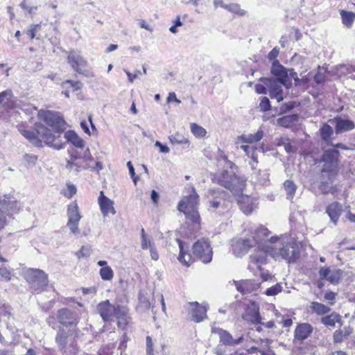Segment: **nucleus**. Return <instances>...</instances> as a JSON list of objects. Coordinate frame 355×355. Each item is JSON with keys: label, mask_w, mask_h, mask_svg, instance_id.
Segmentation results:
<instances>
[{"label": "nucleus", "mask_w": 355, "mask_h": 355, "mask_svg": "<svg viewBox=\"0 0 355 355\" xmlns=\"http://www.w3.org/2000/svg\"><path fill=\"white\" fill-rule=\"evenodd\" d=\"M177 243H178L179 248H180V254L178 257V260L184 263L187 266H189V263L191 260V257L190 254H187L185 251V245L184 243L180 239H176Z\"/></svg>", "instance_id": "nucleus-33"}, {"label": "nucleus", "mask_w": 355, "mask_h": 355, "mask_svg": "<svg viewBox=\"0 0 355 355\" xmlns=\"http://www.w3.org/2000/svg\"><path fill=\"white\" fill-rule=\"evenodd\" d=\"M270 73L277 78V81H279L286 88H289L291 83L288 79V70L284 67L279 60H274L272 62Z\"/></svg>", "instance_id": "nucleus-11"}, {"label": "nucleus", "mask_w": 355, "mask_h": 355, "mask_svg": "<svg viewBox=\"0 0 355 355\" xmlns=\"http://www.w3.org/2000/svg\"><path fill=\"white\" fill-rule=\"evenodd\" d=\"M40 29V24H32L30 29L28 31L27 34L31 40L35 37V33Z\"/></svg>", "instance_id": "nucleus-57"}, {"label": "nucleus", "mask_w": 355, "mask_h": 355, "mask_svg": "<svg viewBox=\"0 0 355 355\" xmlns=\"http://www.w3.org/2000/svg\"><path fill=\"white\" fill-rule=\"evenodd\" d=\"M57 318L58 322L65 326H76L79 322L77 313L67 308L58 310Z\"/></svg>", "instance_id": "nucleus-12"}, {"label": "nucleus", "mask_w": 355, "mask_h": 355, "mask_svg": "<svg viewBox=\"0 0 355 355\" xmlns=\"http://www.w3.org/2000/svg\"><path fill=\"white\" fill-rule=\"evenodd\" d=\"M149 250L150 252V257L152 259L157 261L159 259V254L157 251V249L155 246L154 243L149 242Z\"/></svg>", "instance_id": "nucleus-56"}, {"label": "nucleus", "mask_w": 355, "mask_h": 355, "mask_svg": "<svg viewBox=\"0 0 355 355\" xmlns=\"http://www.w3.org/2000/svg\"><path fill=\"white\" fill-rule=\"evenodd\" d=\"M16 205V201L12 199L10 196H4L0 198V209L3 211V213L8 214L11 210Z\"/></svg>", "instance_id": "nucleus-31"}, {"label": "nucleus", "mask_w": 355, "mask_h": 355, "mask_svg": "<svg viewBox=\"0 0 355 355\" xmlns=\"http://www.w3.org/2000/svg\"><path fill=\"white\" fill-rule=\"evenodd\" d=\"M69 336V331H67L63 328L58 329L55 336V342L61 349H64L66 348Z\"/></svg>", "instance_id": "nucleus-30"}, {"label": "nucleus", "mask_w": 355, "mask_h": 355, "mask_svg": "<svg viewBox=\"0 0 355 355\" xmlns=\"http://www.w3.org/2000/svg\"><path fill=\"white\" fill-rule=\"evenodd\" d=\"M67 216L68 221H80L82 218L76 203H71L68 205Z\"/></svg>", "instance_id": "nucleus-36"}, {"label": "nucleus", "mask_w": 355, "mask_h": 355, "mask_svg": "<svg viewBox=\"0 0 355 355\" xmlns=\"http://www.w3.org/2000/svg\"><path fill=\"white\" fill-rule=\"evenodd\" d=\"M91 254V248L89 246H83L76 254L78 259L82 257H88Z\"/></svg>", "instance_id": "nucleus-52"}, {"label": "nucleus", "mask_w": 355, "mask_h": 355, "mask_svg": "<svg viewBox=\"0 0 355 355\" xmlns=\"http://www.w3.org/2000/svg\"><path fill=\"white\" fill-rule=\"evenodd\" d=\"M24 277L31 288L37 293L44 291L48 284L47 275L40 269L30 268L27 270Z\"/></svg>", "instance_id": "nucleus-6"}, {"label": "nucleus", "mask_w": 355, "mask_h": 355, "mask_svg": "<svg viewBox=\"0 0 355 355\" xmlns=\"http://www.w3.org/2000/svg\"><path fill=\"white\" fill-rule=\"evenodd\" d=\"M189 305L191 309V320L196 322H202L207 318V308L205 306L200 305L197 302H189Z\"/></svg>", "instance_id": "nucleus-21"}, {"label": "nucleus", "mask_w": 355, "mask_h": 355, "mask_svg": "<svg viewBox=\"0 0 355 355\" xmlns=\"http://www.w3.org/2000/svg\"><path fill=\"white\" fill-rule=\"evenodd\" d=\"M320 131L322 139L324 141L327 145H333V143L331 141V137L334 132L332 127L327 123H324L320 128Z\"/></svg>", "instance_id": "nucleus-35"}, {"label": "nucleus", "mask_w": 355, "mask_h": 355, "mask_svg": "<svg viewBox=\"0 0 355 355\" xmlns=\"http://www.w3.org/2000/svg\"><path fill=\"white\" fill-rule=\"evenodd\" d=\"M38 117L47 125L51 127L56 133V135H53L55 137H59V139L62 141L60 139V133L65 129V123L60 113L50 110H41L38 112Z\"/></svg>", "instance_id": "nucleus-5"}, {"label": "nucleus", "mask_w": 355, "mask_h": 355, "mask_svg": "<svg viewBox=\"0 0 355 355\" xmlns=\"http://www.w3.org/2000/svg\"><path fill=\"white\" fill-rule=\"evenodd\" d=\"M318 273L320 279H327L331 284H337L342 277L343 272L340 269L330 270L328 267H322Z\"/></svg>", "instance_id": "nucleus-16"}, {"label": "nucleus", "mask_w": 355, "mask_h": 355, "mask_svg": "<svg viewBox=\"0 0 355 355\" xmlns=\"http://www.w3.org/2000/svg\"><path fill=\"white\" fill-rule=\"evenodd\" d=\"M35 131L37 135L34 132L28 130H21V135L27 139L31 143L37 147L42 146V141L46 145L57 150H60L64 148V144L59 139V137H55L51 131L42 124H35Z\"/></svg>", "instance_id": "nucleus-1"}, {"label": "nucleus", "mask_w": 355, "mask_h": 355, "mask_svg": "<svg viewBox=\"0 0 355 355\" xmlns=\"http://www.w3.org/2000/svg\"><path fill=\"white\" fill-rule=\"evenodd\" d=\"M259 108L263 112L268 111L270 109V101L267 97L262 98L259 104Z\"/></svg>", "instance_id": "nucleus-54"}, {"label": "nucleus", "mask_w": 355, "mask_h": 355, "mask_svg": "<svg viewBox=\"0 0 355 355\" xmlns=\"http://www.w3.org/2000/svg\"><path fill=\"white\" fill-rule=\"evenodd\" d=\"M255 245L250 239H239L232 241L233 254L236 257H241L246 254L248 250Z\"/></svg>", "instance_id": "nucleus-15"}, {"label": "nucleus", "mask_w": 355, "mask_h": 355, "mask_svg": "<svg viewBox=\"0 0 355 355\" xmlns=\"http://www.w3.org/2000/svg\"><path fill=\"white\" fill-rule=\"evenodd\" d=\"M240 209L245 214H251L256 208V203L249 196L241 197L238 200Z\"/></svg>", "instance_id": "nucleus-27"}, {"label": "nucleus", "mask_w": 355, "mask_h": 355, "mask_svg": "<svg viewBox=\"0 0 355 355\" xmlns=\"http://www.w3.org/2000/svg\"><path fill=\"white\" fill-rule=\"evenodd\" d=\"M11 279V272L6 268L0 267V280L6 282L10 281Z\"/></svg>", "instance_id": "nucleus-53"}, {"label": "nucleus", "mask_w": 355, "mask_h": 355, "mask_svg": "<svg viewBox=\"0 0 355 355\" xmlns=\"http://www.w3.org/2000/svg\"><path fill=\"white\" fill-rule=\"evenodd\" d=\"M153 340L150 336L146 337V354L147 355H154L153 348Z\"/></svg>", "instance_id": "nucleus-58"}, {"label": "nucleus", "mask_w": 355, "mask_h": 355, "mask_svg": "<svg viewBox=\"0 0 355 355\" xmlns=\"http://www.w3.org/2000/svg\"><path fill=\"white\" fill-rule=\"evenodd\" d=\"M282 290V286L279 284H276L275 285L267 288L265 291V294L268 296H274L280 293Z\"/></svg>", "instance_id": "nucleus-49"}, {"label": "nucleus", "mask_w": 355, "mask_h": 355, "mask_svg": "<svg viewBox=\"0 0 355 355\" xmlns=\"http://www.w3.org/2000/svg\"><path fill=\"white\" fill-rule=\"evenodd\" d=\"M198 204V195L196 190L192 188L191 193L185 196L179 203L178 209L179 211H185L191 208H196Z\"/></svg>", "instance_id": "nucleus-19"}, {"label": "nucleus", "mask_w": 355, "mask_h": 355, "mask_svg": "<svg viewBox=\"0 0 355 355\" xmlns=\"http://www.w3.org/2000/svg\"><path fill=\"white\" fill-rule=\"evenodd\" d=\"M98 204L103 216H107L109 213L115 214L116 211L113 207V201L104 196L103 191H101L100 193V196L98 197Z\"/></svg>", "instance_id": "nucleus-23"}, {"label": "nucleus", "mask_w": 355, "mask_h": 355, "mask_svg": "<svg viewBox=\"0 0 355 355\" xmlns=\"http://www.w3.org/2000/svg\"><path fill=\"white\" fill-rule=\"evenodd\" d=\"M299 116L296 114L284 116L277 119V123L283 127H290L298 121Z\"/></svg>", "instance_id": "nucleus-37"}, {"label": "nucleus", "mask_w": 355, "mask_h": 355, "mask_svg": "<svg viewBox=\"0 0 355 355\" xmlns=\"http://www.w3.org/2000/svg\"><path fill=\"white\" fill-rule=\"evenodd\" d=\"M12 92L11 90H6L0 93V110H8L14 107L12 100Z\"/></svg>", "instance_id": "nucleus-25"}, {"label": "nucleus", "mask_w": 355, "mask_h": 355, "mask_svg": "<svg viewBox=\"0 0 355 355\" xmlns=\"http://www.w3.org/2000/svg\"><path fill=\"white\" fill-rule=\"evenodd\" d=\"M64 137L67 141L71 142L77 148H83L84 142L83 139L73 130H68L64 133Z\"/></svg>", "instance_id": "nucleus-32"}, {"label": "nucleus", "mask_w": 355, "mask_h": 355, "mask_svg": "<svg viewBox=\"0 0 355 355\" xmlns=\"http://www.w3.org/2000/svg\"><path fill=\"white\" fill-rule=\"evenodd\" d=\"M67 61L71 68L77 73L86 76H89V71L85 69L87 67V61L81 56L80 53L75 51H69L67 57Z\"/></svg>", "instance_id": "nucleus-8"}, {"label": "nucleus", "mask_w": 355, "mask_h": 355, "mask_svg": "<svg viewBox=\"0 0 355 355\" xmlns=\"http://www.w3.org/2000/svg\"><path fill=\"white\" fill-rule=\"evenodd\" d=\"M284 187L286 191L287 198L292 200L295 193L297 186L292 180H287L284 182Z\"/></svg>", "instance_id": "nucleus-42"}, {"label": "nucleus", "mask_w": 355, "mask_h": 355, "mask_svg": "<svg viewBox=\"0 0 355 355\" xmlns=\"http://www.w3.org/2000/svg\"><path fill=\"white\" fill-rule=\"evenodd\" d=\"M296 105V103L294 101H289L288 103H283L280 107V113L284 114L287 112L293 110Z\"/></svg>", "instance_id": "nucleus-51"}, {"label": "nucleus", "mask_w": 355, "mask_h": 355, "mask_svg": "<svg viewBox=\"0 0 355 355\" xmlns=\"http://www.w3.org/2000/svg\"><path fill=\"white\" fill-rule=\"evenodd\" d=\"M249 157H251L252 163H250L252 168H255L254 164H257V155L256 154L257 148L248 145H241L240 147Z\"/></svg>", "instance_id": "nucleus-39"}, {"label": "nucleus", "mask_w": 355, "mask_h": 355, "mask_svg": "<svg viewBox=\"0 0 355 355\" xmlns=\"http://www.w3.org/2000/svg\"><path fill=\"white\" fill-rule=\"evenodd\" d=\"M169 140L172 144H187L189 141L182 135L175 133L169 137Z\"/></svg>", "instance_id": "nucleus-48"}, {"label": "nucleus", "mask_w": 355, "mask_h": 355, "mask_svg": "<svg viewBox=\"0 0 355 355\" xmlns=\"http://www.w3.org/2000/svg\"><path fill=\"white\" fill-rule=\"evenodd\" d=\"M125 72L128 78V80L131 83H132L134 80L137 78L139 74H141V71L139 70L136 71L134 74H132L130 71L127 70H125Z\"/></svg>", "instance_id": "nucleus-61"}, {"label": "nucleus", "mask_w": 355, "mask_h": 355, "mask_svg": "<svg viewBox=\"0 0 355 355\" xmlns=\"http://www.w3.org/2000/svg\"><path fill=\"white\" fill-rule=\"evenodd\" d=\"M313 327L309 323L298 324L294 331V340L302 343L313 332Z\"/></svg>", "instance_id": "nucleus-20"}, {"label": "nucleus", "mask_w": 355, "mask_h": 355, "mask_svg": "<svg viewBox=\"0 0 355 355\" xmlns=\"http://www.w3.org/2000/svg\"><path fill=\"white\" fill-rule=\"evenodd\" d=\"M236 290L242 294H247L258 291L260 284L252 279L234 281Z\"/></svg>", "instance_id": "nucleus-18"}, {"label": "nucleus", "mask_w": 355, "mask_h": 355, "mask_svg": "<svg viewBox=\"0 0 355 355\" xmlns=\"http://www.w3.org/2000/svg\"><path fill=\"white\" fill-rule=\"evenodd\" d=\"M334 121L336 123L335 132L336 134L350 131L355 128V123L349 119H345L341 116H336L334 119Z\"/></svg>", "instance_id": "nucleus-22"}, {"label": "nucleus", "mask_w": 355, "mask_h": 355, "mask_svg": "<svg viewBox=\"0 0 355 355\" xmlns=\"http://www.w3.org/2000/svg\"><path fill=\"white\" fill-rule=\"evenodd\" d=\"M340 15L342 17L343 23L347 27H349L355 19V13L352 12L342 10Z\"/></svg>", "instance_id": "nucleus-44"}, {"label": "nucleus", "mask_w": 355, "mask_h": 355, "mask_svg": "<svg viewBox=\"0 0 355 355\" xmlns=\"http://www.w3.org/2000/svg\"><path fill=\"white\" fill-rule=\"evenodd\" d=\"M225 9L232 13L237 14L240 16H243L246 13V12L244 10H242L241 8L240 5L238 3L227 4L225 6Z\"/></svg>", "instance_id": "nucleus-47"}, {"label": "nucleus", "mask_w": 355, "mask_h": 355, "mask_svg": "<svg viewBox=\"0 0 355 355\" xmlns=\"http://www.w3.org/2000/svg\"><path fill=\"white\" fill-rule=\"evenodd\" d=\"M270 232L267 228L261 226L255 230L254 235L253 236V239H252V241H253L254 243L256 244L267 238Z\"/></svg>", "instance_id": "nucleus-40"}, {"label": "nucleus", "mask_w": 355, "mask_h": 355, "mask_svg": "<svg viewBox=\"0 0 355 355\" xmlns=\"http://www.w3.org/2000/svg\"><path fill=\"white\" fill-rule=\"evenodd\" d=\"M6 224V214L0 209V230L3 228Z\"/></svg>", "instance_id": "nucleus-63"}, {"label": "nucleus", "mask_w": 355, "mask_h": 355, "mask_svg": "<svg viewBox=\"0 0 355 355\" xmlns=\"http://www.w3.org/2000/svg\"><path fill=\"white\" fill-rule=\"evenodd\" d=\"M300 255V243L293 237L282 239L279 246L272 250V256L275 259L282 258L288 263H294Z\"/></svg>", "instance_id": "nucleus-2"}, {"label": "nucleus", "mask_w": 355, "mask_h": 355, "mask_svg": "<svg viewBox=\"0 0 355 355\" xmlns=\"http://www.w3.org/2000/svg\"><path fill=\"white\" fill-rule=\"evenodd\" d=\"M120 306H114L109 300L99 303L97 306V311L105 322L112 321L114 318L118 309Z\"/></svg>", "instance_id": "nucleus-13"}, {"label": "nucleus", "mask_w": 355, "mask_h": 355, "mask_svg": "<svg viewBox=\"0 0 355 355\" xmlns=\"http://www.w3.org/2000/svg\"><path fill=\"white\" fill-rule=\"evenodd\" d=\"M351 334L350 330L344 327L343 329H338L334 331L333 338L336 343H341L344 338H347Z\"/></svg>", "instance_id": "nucleus-41"}, {"label": "nucleus", "mask_w": 355, "mask_h": 355, "mask_svg": "<svg viewBox=\"0 0 355 355\" xmlns=\"http://www.w3.org/2000/svg\"><path fill=\"white\" fill-rule=\"evenodd\" d=\"M343 206L338 202H334L331 203L326 209V212L330 218L331 221L334 224L337 225V222L342 214Z\"/></svg>", "instance_id": "nucleus-24"}, {"label": "nucleus", "mask_w": 355, "mask_h": 355, "mask_svg": "<svg viewBox=\"0 0 355 355\" xmlns=\"http://www.w3.org/2000/svg\"><path fill=\"white\" fill-rule=\"evenodd\" d=\"M90 167L89 164L84 157L79 156L76 153H71L70 157L67 161L65 168L69 171H73L76 173L82 170L89 168Z\"/></svg>", "instance_id": "nucleus-10"}, {"label": "nucleus", "mask_w": 355, "mask_h": 355, "mask_svg": "<svg viewBox=\"0 0 355 355\" xmlns=\"http://www.w3.org/2000/svg\"><path fill=\"white\" fill-rule=\"evenodd\" d=\"M242 317L245 320L252 324H257L261 323V318L259 314V305L254 302H251L246 307Z\"/></svg>", "instance_id": "nucleus-14"}, {"label": "nucleus", "mask_w": 355, "mask_h": 355, "mask_svg": "<svg viewBox=\"0 0 355 355\" xmlns=\"http://www.w3.org/2000/svg\"><path fill=\"white\" fill-rule=\"evenodd\" d=\"M114 318L117 320L118 327L122 329H124L129 322V317L124 308L119 307Z\"/></svg>", "instance_id": "nucleus-28"}, {"label": "nucleus", "mask_w": 355, "mask_h": 355, "mask_svg": "<svg viewBox=\"0 0 355 355\" xmlns=\"http://www.w3.org/2000/svg\"><path fill=\"white\" fill-rule=\"evenodd\" d=\"M99 274L102 279L105 281H110L114 277V272L111 267L105 266L100 269Z\"/></svg>", "instance_id": "nucleus-46"}, {"label": "nucleus", "mask_w": 355, "mask_h": 355, "mask_svg": "<svg viewBox=\"0 0 355 355\" xmlns=\"http://www.w3.org/2000/svg\"><path fill=\"white\" fill-rule=\"evenodd\" d=\"M310 309L319 315H324L331 311L330 307L318 302H312L310 305Z\"/></svg>", "instance_id": "nucleus-38"}, {"label": "nucleus", "mask_w": 355, "mask_h": 355, "mask_svg": "<svg viewBox=\"0 0 355 355\" xmlns=\"http://www.w3.org/2000/svg\"><path fill=\"white\" fill-rule=\"evenodd\" d=\"M265 84L268 87L269 96L271 98H275L277 102L283 100L282 83L270 78H265Z\"/></svg>", "instance_id": "nucleus-17"}, {"label": "nucleus", "mask_w": 355, "mask_h": 355, "mask_svg": "<svg viewBox=\"0 0 355 355\" xmlns=\"http://www.w3.org/2000/svg\"><path fill=\"white\" fill-rule=\"evenodd\" d=\"M266 261V255L263 252H257L250 255L249 268L254 269L257 268L259 270L261 271V265L265 263Z\"/></svg>", "instance_id": "nucleus-26"}, {"label": "nucleus", "mask_w": 355, "mask_h": 355, "mask_svg": "<svg viewBox=\"0 0 355 355\" xmlns=\"http://www.w3.org/2000/svg\"><path fill=\"white\" fill-rule=\"evenodd\" d=\"M79 221H68L67 223V226L70 230L71 234L74 235H78L80 234V230L78 229Z\"/></svg>", "instance_id": "nucleus-50"}, {"label": "nucleus", "mask_w": 355, "mask_h": 355, "mask_svg": "<svg viewBox=\"0 0 355 355\" xmlns=\"http://www.w3.org/2000/svg\"><path fill=\"white\" fill-rule=\"evenodd\" d=\"M218 182L221 186L236 195L241 193L245 187V180L232 171H223L219 176Z\"/></svg>", "instance_id": "nucleus-4"}, {"label": "nucleus", "mask_w": 355, "mask_h": 355, "mask_svg": "<svg viewBox=\"0 0 355 355\" xmlns=\"http://www.w3.org/2000/svg\"><path fill=\"white\" fill-rule=\"evenodd\" d=\"M24 159L27 162L33 165L35 164L37 157L35 155H26Z\"/></svg>", "instance_id": "nucleus-62"}, {"label": "nucleus", "mask_w": 355, "mask_h": 355, "mask_svg": "<svg viewBox=\"0 0 355 355\" xmlns=\"http://www.w3.org/2000/svg\"><path fill=\"white\" fill-rule=\"evenodd\" d=\"M181 212H184L185 216L187 219L190 220L193 223H198L200 216L196 210V208H191L189 209H185V211H180Z\"/></svg>", "instance_id": "nucleus-43"}, {"label": "nucleus", "mask_w": 355, "mask_h": 355, "mask_svg": "<svg viewBox=\"0 0 355 355\" xmlns=\"http://www.w3.org/2000/svg\"><path fill=\"white\" fill-rule=\"evenodd\" d=\"M225 352V349L222 347L220 345H218L214 349V353L216 355H223Z\"/></svg>", "instance_id": "nucleus-64"}, {"label": "nucleus", "mask_w": 355, "mask_h": 355, "mask_svg": "<svg viewBox=\"0 0 355 355\" xmlns=\"http://www.w3.org/2000/svg\"><path fill=\"white\" fill-rule=\"evenodd\" d=\"M339 152L335 148L326 150L322 159L324 162L321 170V184H327L328 181L332 182L338 174V156Z\"/></svg>", "instance_id": "nucleus-3"}, {"label": "nucleus", "mask_w": 355, "mask_h": 355, "mask_svg": "<svg viewBox=\"0 0 355 355\" xmlns=\"http://www.w3.org/2000/svg\"><path fill=\"white\" fill-rule=\"evenodd\" d=\"M76 187L73 184H67V191H64L62 193L67 198H71L76 193Z\"/></svg>", "instance_id": "nucleus-55"}, {"label": "nucleus", "mask_w": 355, "mask_h": 355, "mask_svg": "<svg viewBox=\"0 0 355 355\" xmlns=\"http://www.w3.org/2000/svg\"><path fill=\"white\" fill-rule=\"evenodd\" d=\"M127 166L128 168L130 175L131 178H132L135 184H136L137 181L139 179V177L135 175V168H134L133 165L132 164V162L130 161L128 162Z\"/></svg>", "instance_id": "nucleus-59"}, {"label": "nucleus", "mask_w": 355, "mask_h": 355, "mask_svg": "<svg viewBox=\"0 0 355 355\" xmlns=\"http://www.w3.org/2000/svg\"><path fill=\"white\" fill-rule=\"evenodd\" d=\"M341 320L340 315L335 312L321 318V322L326 327H334Z\"/></svg>", "instance_id": "nucleus-34"}, {"label": "nucleus", "mask_w": 355, "mask_h": 355, "mask_svg": "<svg viewBox=\"0 0 355 355\" xmlns=\"http://www.w3.org/2000/svg\"><path fill=\"white\" fill-rule=\"evenodd\" d=\"M193 254L204 263H209L212 259V249L207 240L200 239L193 245Z\"/></svg>", "instance_id": "nucleus-7"}, {"label": "nucleus", "mask_w": 355, "mask_h": 355, "mask_svg": "<svg viewBox=\"0 0 355 355\" xmlns=\"http://www.w3.org/2000/svg\"><path fill=\"white\" fill-rule=\"evenodd\" d=\"M211 333L217 334L219 336L220 344L225 346L237 345L241 344L244 340L243 335L234 338L229 331L214 326L211 327Z\"/></svg>", "instance_id": "nucleus-9"}, {"label": "nucleus", "mask_w": 355, "mask_h": 355, "mask_svg": "<svg viewBox=\"0 0 355 355\" xmlns=\"http://www.w3.org/2000/svg\"><path fill=\"white\" fill-rule=\"evenodd\" d=\"M279 49L277 48V47H275L272 51H270L268 55V58L270 60H272V62L274 60H276V58L278 56V54H279Z\"/></svg>", "instance_id": "nucleus-60"}, {"label": "nucleus", "mask_w": 355, "mask_h": 355, "mask_svg": "<svg viewBox=\"0 0 355 355\" xmlns=\"http://www.w3.org/2000/svg\"><path fill=\"white\" fill-rule=\"evenodd\" d=\"M263 136V131L261 129L257 130L255 134L241 135L238 137V141L242 143L252 144L260 141Z\"/></svg>", "instance_id": "nucleus-29"}, {"label": "nucleus", "mask_w": 355, "mask_h": 355, "mask_svg": "<svg viewBox=\"0 0 355 355\" xmlns=\"http://www.w3.org/2000/svg\"><path fill=\"white\" fill-rule=\"evenodd\" d=\"M191 131L196 137L199 138L204 137L207 134V131L204 128L195 123L191 124Z\"/></svg>", "instance_id": "nucleus-45"}]
</instances>
